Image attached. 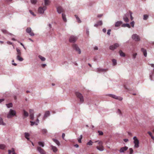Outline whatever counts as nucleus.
I'll list each match as a JSON object with an SVG mask.
<instances>
[{
    "label": "nucleus",
    "mask_w": 154,
    "mask_h": 154,
    "mask_svg": "<svg viewBox=\"0 0 154 154\" xmlns=\"http://www.w3.org/2000/svg\"><path fill=\"white\" fill-rule=\"evenodd\" d=\"M16 114V112L15 110L12 109H10L9 112H8V114H7V117L8 119L11 118L13 116H15Z\"/></svg>",
    "instance_id": "1"
},
{
    "label": "nucleus",
    "mask_w": 154,
    "mask_h": 154,
    "mask_svg": "<svg viewBox=\"0 0 154 154\" xmlns=\"http://www.w3.org/2000/svg\"><path fill=\"white\" fill-rule=\"evenodd\" d=\"M131 38L135 42H139L140 41V36L137 34H134L132 35Z\"/></svg>",
    "instance_id": "2"
},
{
    "label": "nucleus",
    "mask_w": 154,
    "mask_h": 154,
    "mask_svg": "<svg viewBox=\"0 0 154 154\" xmlns=\"http://www.w3.org/2000/svg\"><path fill=\"white\" fill-rule=\"evenodd\" d=\"M75 95H76V97H78V98L80 100V101L82 103L84 101V99L83 97L82 94L78 92H76L75 93Z\"/></svg>",
    "instance_id": "3"
},
{
    "label": "nucleus",
    "mask_w": 154,
    "mask_h": 154,
    "mask_svg": "<svg viewBox=\"0 0 154 154\" xmlns=\"http://www.w3.org/2000/svg\"><path fill=\"white\" fill-rule=\"evenodd\" d=\"M73 48L75 51L76 52H78V54H81V51L80 48L78 47V46L75 44H73L72 45Z\"/></svg>",
    "instance_id": "4"
},
{
    "label": "nucleus",
    "mask_w": 154,
    "mask_h": 154,
    "mask_svg": "<svg viewBox=\"0 0 154 154\" xmlns=\"http://www.w3.org/2000/svg\"><path fill=\"white\" fill-rule=\"evenodd\" d=\"M119 46L120 45L119 43H116L112 45H110L109 47V48L111 50L113 51L119 47Z\"/></svg>",
    "instance_id": "5"
},
{
    "label": "nucleus",
    "mask_w": 154,
    "mask_h": 154,
    "mask_svg": "<svg viewBox=\"0 0 154 154\" xmlns=\"http://www.w3.org/2000/svg\"><path fill=\"white\" fill-rule=\"evenodd\" d=\"M108 96L116 100H118L119 101H122V98L121 97H118L112 94H109V95H108Z\"/></svg>",
    "instance_id": "6"
},
{
    "label": "nucleus",
    "mask_w": 154,
    "mask_h": 154,
    "mask_svg": "<svg viewBox=\"0 0 154 154\" xmlns=\"http://www.w3.org/2000/svg\"><path fill=\"white\" fill-rule=\"evenodd\" d=\"M46 10V7L44 6L43 7H40L38 8V12L40 14H43L44 11Z\"/></svg>",
    "instance_id": "7"
},
{
    "label": "nucleus",
    "mask_w": 154,
    "mask_h": 154,
    "mask_svg": "<svg viewBox=\"0 0 154 154\" xmlns=\"http://www.w3.org/2000/svg\"><path fill=\"white\" fill-rule=\"evenodd\" d=\"M133 140H134V147L135 148H138L139 146V141L138 140L137 138L136 137H133Z\"/></svg>",
    "instance_id": "8"
},
{
    "label": "nucleus",
    "mask_w": 154,
    "mask_h": 154,
    "mask_svg": "<svg viewBox=\"0 0 154 154\" xmlns=\"http://www.w3.org/2000/svg\"><path fill=\"white\" fill-rule=\"evenodd\" d=\"M31 31V28L30 27H28L26 29V32L29 34L30 36H33L34 35V34Z\"/></svg>",
    "instance_id": "9"
},
{
    "label": "nucleus",
    "mask_w": 154,
    "mask_h": 154,
    "mask_svg": "<svg viewBox=\"0 0 154 154\" xmlns=\"http://www.w3.org/2000/svg\"><path fill=\"white\" fill-rule=\"evenodd\" d=\"M77 38L73 35L71 36L69 38V42L71 43H74L77 40Z\"/></svg>",
    "instance_id": "10"
},
{
    "label": "nucleus",
    "mask_w": 154,
    "mask_h": 154,
    "mask_svg": "<svg viewBox=\"0 0 154 154\" xmlns=\"http://www.w3.org/2000/svg\"><path fill=\"white\" fill-rule=\"evenodd\" d=\"M107 70V69H102L99 68L96 69L95 71L97 72H106Z\"/></svg>",
    "instance_id": "11"
},
{
    "label": "nucleus",
    "mask_w": 154,
    "mask_h": 154,
    "mask_svg": "<svg viewBox=\"0 0 154 154\" xmlns=\"http://www.w3.org/2000/svg\"><path fill=\"white\" fill-rule=\"evenodd\" d=\"M22 113L23 119H25L29 116V114L28 112L24 109L22 110Z\"/></svg>",
    "instance_id": "12"
},
{
    "label": "nucleus",
    "mask_w": 154,
    "mask_h": 154,
    "mask_svg": "<svg viewBox=\"0 0 154 154\" xmlns=\"http://www.w3.org/2000/svg\"><path fill=\"white\" fill-rule=\"evenodd\" d=\"M37 150L38 152H40V154H46L45 152L44 149L39 146H38L37 147Z\"/></svg>",
    "instance_id": "13"
},
{
    "label": "nucleus",
    "mask_w": 154,
    "mask_h": 154,
    "mask_svg": "<svg viewBox=\"0 0 154 154\" xmlns=\"http://www.w3.org/2000/svg\"><path fill=\"white\" fill-rule=\"evenodd\" d=\"M30 114H29V117L30 119L32 120H33L34 119V114H33V110L32 109H30L29 110Z\"/></svg>",
    "instance_id": "14"
},
{
    "label": "nucleus",
    "mask_w": 154,
    "mask_h": 154,
    "mask_svg": "<svg viewBox=\"0 0 154 154\" xmlns=\"http://www.w3.org/2000/svg\"><path fill=\"white\" fill-rule=\"evenodd\" d=\"M50 115V112L49 111H47L45 112L44 114V116L43 118V119L45 120V119Z\"/></svg>",
    "instance_id": "15"
},
{
    "label": "nucleus",
    "mask_w": 154,
    "mask_h": 154,
    "mask_svg": "<svg viewBox=\"0 0 154 154\" xmlns=\"http://www.w3.org/2000/svg\"><path fill=\"white\" fill-rule=\"evenodd\" d=\"M1 31H2V32L3 33V34L6 35H13L12 34L9 32L7 30L5 29H1Z\"/></svg>",
    "instance_id": "16"
},
{
    "label": "nucleus",
    "mask_w": 154,
    "mask_h": 154,
    "mask_svg": "<svg viewBox=\"0 0 154 154\" xmlns=\"http://www.w3.org/2000/svg\"><path fill=\"white\" fill-rule=\"evenodd\" d=\"M57 12L59 14H60L62 12H63V9L61 7H59L57 8Z\"/></svg>",
    "instance_id": "17"
},
{
    "label": "nucleus",
    "mask_w": 154,
    "mask_h": 154,
    "mask_svg": "<svg viewBox=\"0 0 154 154\" xmlns=\"http://www.w3.org/2000/svg\"><path fill=\"white\" fill-rule=\"evenodd\" d=\"M128 149V147L125 146L124 147H122L120 150H119V152L122 153L123 152H124L127 150Z\"/></svg>",
    "instance_id": "18"
},
{
    "label": "nucleus",
    "mask_w": 154,
    "mask_h": 154,
    "mask_svg": "<svg viewBox=\"0 0 154 154\" xmlns=\"http://www.w3.org/2000/svg\"><path fill=\"white\" fill-rule=\"evenodd\" d=\"M29 136L30 134L28 132H25L24 133V137L27 139V140H29Z\"/></svg>",
    "instance_id": "19"
},
{
    "label": "nucleus",
    "mask_w": 154,
    "mask_h": 154,
    "mask_svg": "<svg viewBox=\"0 0 154 154\" xmlns=\"http://www.w3.org/2000/svg\"><path fill=\"white\" fill-rule=\"evenodd\" d=\"M8 154H16L13 148H12L11 150H8Z\"/></svg>",
    "instance_id": "20"
},
{
    "label": "nucleus",
    "mask_w": 154,
    "mask_h": 154,
    "mask_svg": "<svg viewBox=\"0 0 154 154\" xmlns=\"http://www.w3.org/2000/svg\"><path fill=\"white\" fill-rule=\"evenodd\" d=\"M141 50L143 52V54L145 57H147V51H146V49L143 48H141Z\"/></svg>",
    "instance_id": "21"
},
{
    "label": "nucleus",
    "mask_w": 154,
    "mask_h": 154,
    "mask_svg": "<svg viewBox=\"0 0 154 154\" xmlns=\"http://www.w3.org/2000/svg\"><path fill=\"white\" fill-rule=\"evenodd\" d=\"M51 147L52 150L54 152H55L57 151V149L56 147L53 146L52 145H51Z\"/></svg>",
    "instance_id": "22"
},
{
    "label": "nucleus",
    "mask_w": 154,
    "mask_h": 154,
    "mask_svg": "<svg viewBox=\"0 0 154 154\" xmlns=\"http://www.w3.org/2000/svg\"><path fill=\"white\" fill-rule=\"evenodd\" d=\"M96 148L100 151H102L104 150V147L103 146H97L96 147Z\"/></svg>",
    "instance_id": "23"
},
{
    "label": "nucleus",
    "mask_w": 154,
    "mask_h": 154,
    "mask_svg": "<svg viewBox=\"0 0 154 154\" xmlns=\"http://www.w3.org/2000/svg\"><path fill=\"white\" fill-rule=\"evenodd\" d=\"M122 23V21H118L116 22V24H115V26L116 27H119L120 26Z\"/></svg>",
    "instance_id": "24"
},
{
    "label": "nucleus",
    "mask_w": 154,
    "mask_h": 154,
    "mask_svg": "<svg viewBox=\"0 0 154 154\" xmlns=\"http://www.w3.org/2000/svg\"><path fill=\"white\" fill-rule=\"evenodd\" d=\"M38 145L42 147H43L45 146L44 142L43 141H38Z\"/></svg>",
    "instance_id": "25"
},
{
    "label": "nucleus",
    "mask_w": 154,
    "mask_h": 154,
    "mask_svg": "<svg viewBox=\"0 0 154 154\" xmlns=\"http://www.w3.org/2000/svg\"><path fill=\"white\" fill-rule=\"evenodd\" d=\"M16 51H17V53H16L17 56H21V52L20 49H19L18 48H16Z\"/></svg>",
    "instance_id": "26"
},
{
    "label": "nucleus",
    "mask_w": 154,
    "mask_h": 154,
    "mask_svg": "<svg viewBox=\"0 0 154 154\" xmlns=\"http://www.w3.org/2000/svg\"><path fill=\"white\" fill-rule=\"evenodd\" d=\"M16 59L17 60L20 62L22 61L23 60V58L21 57V56H17V57H16Z\"/></svg>",
    "instance_id": "27"
},
{
    "label": "nucleus",
    "mask_w": 154,
    "mask_h": 154,
    "mask_svg": "<svg viewBox=\"0 0 154 154\" xmlns=\"http://www.w3.org/2000/svg\"><path fill=\"white\" fill-rule=\"evenodd\" d=\"M62 18L63 19V21L65 22H66L67 21L66 18L65 16V14H62Z\"/></svg>",
    "instance_id": "28"
},
{
    "label": "nucleus",
    "mask_w": 154,
    "mask_h": 154,
    "mask_svg": "<svg viewBox=\"0 0 154 154\" xmlns=\"http://www.w3.org/2000/svg\"><path fill=\"white\" fill-rule=\"evenodd\" d=\"M119 54L120 56L121 57H125V54L121 50L119 51Z\"/></svg>",
    "instance_id": "29"
},
{
    "label": "nucleus",
    "mask_w": 154,
    "mask_h": 154,
    "mask_svg": "<svg viewBox=\"0 0 154 154\" xmlns=\"http://www.w3.org/2000/svg\"><path fill=\"white\" fill-rule=\"evenodd\" d=\"M0 125L5 126L6 125V124L3 122L2 118L0 117Z\"/></svg>",
    "instance_id": "30"
},
{
    "label": "nucleus",
    "mask_w": 154,
    "mask_h": 154,
    "mask_svg": "<svg viewBox=\"0 0 154 154\" xmlns=\"http://www.w3.org/2000/svg\"><path fill=\"white\" fill-rule=\"evenodd\" d=\"M123 20L126 23H128V19L126 15H124V17H123Z\"/></svg>",
    "instance_id": "31"
},
{
    "label": "nucleus",
    "mask_w": 154,
    "mask_h": 154,
    "mask_svg": "<svg viewBox=\"0 0 154 154\" xmlns=\"http://www.w3.org/2000/svg\"><path fill=\"white\" fill-rule=\"evenodd\" d=\"M95 143H98V144L99 145V146H103V142H102V141L97 140L95 141Z\"/></svg>",
    "instance_id": "32"
},
{
    "label": "nucleus",
    "mask_w": 154,
    "mask_h": 154,
    "mask_svg": "<svg viewBox=\"0 0 154 154\" xmlns=\"http://www.w3.org/2000/svg\"><path fill=\"white\" fill-rule=\"evenodd\" d=\"M122 26L123 27H128L129 28H130V26L128 23L123 24L122 25Z\"/></svg>",
    "instance_id": "33"
},
{
    "label": "nucleus",
    "mask_w": 154,
    "mask_h": 154,
    "mask_svg": "<svg viewBox=\"0 0 154 154\" xmlns=\"http://www.w3.org/2000/svg\"><path fill=\"white\" fill-rule=\"evenodd\" d=\"M52 140H53L54 142L55 143L57 144V145L58 146L60 145V142L59 141L54 139H52Z\"/></svg>",
    "instance_id": "34"
},
{
    "label": "nucleus",
    "mask_w": 154,
    "mask_h": 154,
    "mask_svg": "<svg viewBox=\"0 0 154 154\" xmlns=\"http://www.w3.org/2000/svg\"><path fill=\"white\" fill-rule=\"evenodd\" d=\"M75 18H76V20H77L78 23H81L82 22L80 18L77 15H75Z\"/></svg>",
    "instance_id": "35"
},
{
    "label": "nucleus",
    "mask_w": 154,
    "mask_h": 154,
    "mask_svg": "<svg viewBox=\"0 0 154 154\" xmlns=\"http://www.w3.org/2000/svg\"><path fill=\"white\" fill-rule=\"evenodd\" d=\"M38 57L42 61H44L45 60V58L41 55H38Z\"/></svg>",
    "instance_id": "36"
},
{
    "label": "nucleus",
    "mask_w": 154,
    "mask_h": 154,
    "mask_svg": "<svg viewBox=\"0 0 154 154\" xmlns=\"http://www.w3.org/2000/svg\"><path fill=\"white\" fill-rule=\"evenodd\" d=\"M41 131H42V132L43 134H46L47 133V130L46 129H42Z\"/></svg>",
    "instance_id": "37"
},
{
    "label": "nucleus",
    "mask_w": 154,
    "mask_h": 154,
    "mask_svg": "<svg viewBox=\"0 0 154 154\" xmlns=\"http://www.w3.org/2000/svg\"><path fill=\"white\" fill-rule=\"evenodd\" d=\"M30 125H31L32 126H33L34 125H38V123L37 122H32V121H30Z\"/></svg>",
    "instance_id": "38"
},
{
    "label": "nucleus",
    "mask_w": 154,
    "mask_h": 154,
    "mask_svg": "<svg viewBox=\"0 0 154 154\" xmlns=\"http://www.w3.org/2000/svg\"><path fill=\"white\" fill-rule=\"evenodd\" d=\"M49 3V0H44V4L45 6L48 5Z\"/></svg>",
    "instance_id": "39"
},
{
    "label": "nucleus",
    "mask_w": 154,
    "mask_h": 154,
    "mask_svg": "<svg viewBox=\"0 0 154 154\" xmlns=\"http://www.w3.org/2000/svg\"><path fill=\"white\" fill-rule=\"evenodd\" d=\"M82 135H81L80 136V137H79L78 138V142L80 143H82Z\"/></svg>",
    "instance_id": "40"
},
{
    "label": "nucleus",
    "mask_w": 154,
    "mask_h": 154,
    "mask_svg": "<svg viewBox=\"0 0 154 154\" xmlns=\"http://www.w3.org/2000/svg\"><path fill=\"white\" fill-rule=\"evenodd\" d=\"M117 114H118L120 116H122V114L121 112L120 109H118L117 111Z\"/></svg>",
    "instance_id": "41"
},
{
    "label": "nucleus",
    "mask_w": 154,
    "mask_h": 154,
    "mask_svg": "<svg viewBox=\"0 0 154 154\" xmlns=\"http://www.w3.org/2000/svg\"><path fill=\"white\" fill-rule=\"evenodd\" d=\"M137 55V53H134L133 54H132V58L133 59H135Z\"/></svg>",
    "instance_id": "42"
},
{
    "label": "nucleus",
    "mask_w": 154,
    "mask_h": 154,
    "mask_svg": "<svg viewBox=\"0 0 154 154\" xmlns=\"http://www.w3.org/2000/svg\"><path fill=\"white\" fill-rule=\"evenodd\" d=\"M6 146L5 145L3 144H0V149H3L5 148Z\"/></svg>",
    "instance_id": "43"
},
{
    "label": "nucleus",
    "mask_w": 154,
    "mask_h": 154,
    "mask_svg": "<svg viewBox=\"0 0 154 154\" xmlns=\"http://www.w3.org/2000/svg\"><path fill=\"white\" fill-rule=\"evenodd\" d=\"M112 65L115 66L116 64V61L115 59L112 60Z\"/></svg>",
    "instance_id": "44"
},
{
    "label": "nucleus",
    "mask_w": 154,
    "mask_h": 154,
    "mask_svg": "<svg viewBox=\"0 0 154 154\" xmlns=\"http://www.w3.org/2000/svg\"><path fill=\"white\" fill-rule=\"evenodd\" d=\"M6 106L8 108H10L12 106V104L11 103H10L9 104H6Z\"/></svg>",
    "instance_id": "45"
},
{
    "label": "nucleus",
    "mask_w": 154,
    "mask_h": 154,
    "mask_svg": "<svg viewBox=\"0 0 154 154\" xmlns=\"http://www.w3.org/2000/svg\"><path fill=\"white\" fill-rule=\"evenodd\" d=\"M92 143H93L92 142L91 140H90V141L87 143V145L89 146H91V145H92Z\"/></svg>",
    "instance_id": "46"
},
{
    "label": "nucleus",
    "mask_w": 154,
    "mask_h": 154,
    "mask_svg": "<svg viewBox=\"0 0 154 154\" xmlns=\"http://www.w3.org/2000/svg\"><path fill=\"white\" fill-rule=\"evenodd\" d=\"M148 17V16L147 14H145L144 15V16H143V20H146Z\"/></svg>",
    "instance_id": "47"
},
{
    "label": "nucleus",
    "mask_w": 154,
    "mask_h": 154,
    "mask_svg": "<svg viewBox=\"0 0 154 154\" xmlns=\"http://www.w3.org/2000/svg\"><path fill=\"white\" fill-rule=\"evenodd\" d=\"M37 0H30L31 3L33 4H35L37 2Z\"/></svg>",
    "instance_id": "48"
},
{
    "label": "nucleus",
    "mask_w": 154,
    "mask_h": 154,
    "mask_svg": "<svg viewBox=\"0 0 154 154\" xmlns=\"http://www.w3.org/2000/svg\"><path fill=\"white\" fill-rule=\"evenodd\" d=\"M97 24H98L99 25H103V22L102 20H100L97 22Z\"/></svg>",
    "instance_id": "49"
},
{
    "label": "nucleus",
    "mask_w": 154,
    "mask_h": 154,
    "mask_svg": "<svg viewBox=\"0 0 154 154\" xmlns=\"http://www.w3.org/2000/svg\"><path fill=\"white\" fill-rule=\"evenodd\" d=\"M97 133H98V134H99V135H103V132L102 131H97Z\"/></svg>",
    "instance_id": "50"
},
{
    "label": "nucleus",
    "mask_w": 154,
    "mask_h": 154,
    "mask_svg": "<svg viewBox=\"0 0 154 154\" xmlns=\"http://www.w3.org/2000/svg\"><path fill=\"white\" fill-rule=\"evenodd\" d=\"M153 76V75H152V73L150 74H149V79H150V80H151V81H152V77Z\"/></svg>",
    "instance_id": "51"
},
{
    "label": "nucleus",
    "mask_w": 154,
    "mask_h": 154,
    "mask_svg": "<svg viewBox=\"0 0 154 154\" xmlns=\"http://www.w3.org/2000/svg\"><path fill=\"white\" fill-rule=\"evenodd\" d=\"M29 12L30 13V14L32 15L33 16H35V14H34V13L31 10H29Z\"/></svg>",
    "instance_id": "52"
},
{
    "label": "nucleus",
    "mask_w": 154,
    "mask_h": 154,
    "mask_svg": "<svg viewBox=\"0 0 154 154\" xmlns=\"http://www.w3.org/2000/svg\"><path fill=\"white\" fill-rule=\"evenodd\" d=\"M129 151H130V153H129V154H132L133 152V150L132 148H130L129 149Z\"/></svg>",
    "instance_id": "53"
},
{
    "label": "nucleus",
    "mask_w": 154,
    "mask_h": 154,
    "mask_svg": "<svg viewBox=\"0 0 154 154\" xmlns=\"http://www.w3.org/2000/svg\"><path fill=\"white\" fill-rule=\"evenodd\" d=\"M86 34H87L88 36L89 35V29H86Z\"/></svg>",
    "instance_id": "54"
},
{
    "label": "nucleus",
    "mask_w": 154,
    "mask_h": 154,
    "mask_svg": "<svg viewBox=\"0 0 154 154\" xmlns=\"http://www.w3.org/2000/svg\"><path fill=\"white\" fill-rule=\"evenodd\" d=\"M131 25L132 27H134V22L132 21L131 23Z\"/></svg>",
    "instance_id": "55"
},
{
    "label": "nucleus",
    "mask_w": 154,
    "mask_h": 154,
    "mask_svg": "<svg viewBox=\"0 0 154 154\" xmlns=\"http://www.w3.org/2000/svg\"><path fill=\"white\" fill-rule=\"evenodd\" d=\"M129 14H130V17H131V20H132L133 19V17H132V13L131 12H129Z\"/></svg>",
    "instance_id": "56"
},
{
    "label": "nucleus",
    "mask_w": 154,
    "mask_h": 154,
    "mask_svg": "<svg viewBox=\"0 0 154 154\" xmlns=\"http://www.w3.org/2000/svg\"><path fill=\"white\" fill-rule=\"evenodd\" d=\"M111 32V30L110 29H109L108 30V31H107V34L108 35H110V32Z\"/></svg>",
    "instance_id": "57"
},
{
    "label": "nucleus",
    "mask_w": 154,
    "mask_h": 154,
    "mask_svg": "<svg viewBox=\"0 0 154 154\" xmlns=\"http://www.w3.org/2000/svg\"><path fill=\"white\" fill-rule=\"evenodd\" d=\"M94 50H98V47L97 46H95L94 47Z\"/></svg>",
    "instance_id": "58"
},
{
    "label": "nucleus",
    "mask_w": 154,
    "mask_h": 154,
    "mask_svg": "<svg viewBox=\"0 0 154 154\" xmlns=\"http://www.w3.org/2000/svg\"><path fill=\"white\" fill-rule=\"evenodd\" d=\"M7 43L9 45H12V42L10 41H7Z\"/></svg>",
    "instance_id": "59"
},
{
    "label": "nucleus",
    "mask_w": 154,
    "mask_h": 154,
    "mask_svg": "<svg viewBox=\"0 0 154 154\" xmlns=\"http://www.w3.org/2000/svg\"><path fill=\"white\" fill-rule=\"evenodd\" d=\"M148 134H149L150 136H152V133L150 131L148 132Z\"/></svg>",
    "instance_id": "60"
},
{
    "label": "nucleus",
    "mask_w": 154,
    "mask_h": 154,
    "mask_svg": "<svg viewBox=\"0 0 154 154\" xmlns=\"http://www.w3.org/2000/svg\"><path fill=\"white\" fill-rule=\"evenodd\" d=\"M4 101V99H0V103Z\"/></svg>",
    "instance_id": "61"
},
{
    "label": "nucleus",
    "mask_w": 154,
    "mask_h": 154,
    "mask_svg": "<svg viewBox=\"0 0 154 154\" xmlns=\"http://www.w3.org/2000/svg\"><path fill=\"white\" fill-rule=\"evenodd\" d=\"M99 26H100V25H99L98 24H95L94 25V26L95 27H97Z\"/></svg>",
    "instance_id": "62"
},
{
    "label": "nucleus",
    "mask_w": 154,
    "mask_h": 154,
    "mask_svg": "<svg viewBox=\"0 0 154 154\" xmlns=\"http://www.w3.org/2000/svg\"><path fill=\"white\" fill-rule=\"evenodd\" d=\"M150 66H151V67H153L154 68L153 71L154 72V64H150Z\"/></svg>",
    "instance_id": "63"
},
{
    "label": "nucleus",
    "mask_w": 154,
    "mask_h": 154,
    "mask_svg": "<svg viewBox=\"0 0 154 154\" xmlns=\"http://www.w3.org/2000/svg\"><path fill=\"white\" fill-rule=\"evenodd\" d=\"M128 140L127 139H124V141H125V142H128Z\"/></svg>",
    "instance_id": "64"
}]
</instances>
